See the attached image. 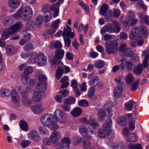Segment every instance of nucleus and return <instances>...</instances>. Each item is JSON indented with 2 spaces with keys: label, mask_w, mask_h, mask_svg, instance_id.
<instances>
[{
  "label": "nucleus",
  "mask_w": 149,
  "mask_h": 149,
  "mask_svg": "<svg viewBox=\"0 0 149 149\" xmlns=\"http://www.w3.org/2000/svg\"><path fill=\"white\" fill-rule=\"evenodd\" d=\"M33 14V11L30 7L26 6L20 8L17 13L13 15L15 19L21 18L22 20L26 21L31 18Z\"/></svg>",
  "instance_id": "f257e3e1"
},
{
  "label": "nucleus",
  "mask_w": 149,
  "mask_h": 149,
  "mask_svg": "<svg viewBox=\"0 0 149 149\" xmlns=\"http://www.w3.org/2000/svg\"><path fill=\"white\" fill-rule=\"evenodd\" d=\"M40 122L45 127H52L54 130H57L58 126L56 124V120H54L53 115L50 113L42 115L40 117Z\"/></svg>",
  "instance_id": "f03ea898"
},
{
  "label": "nucleus",
  "mask_w": 149,
  "mask_h": 149,
  "mask_svg": "<svg viewBox=\"0 0 149 149\" xmlns=\"http://www.w3.org/2000/svg\"><path fill=\"white\" fill-rule=\"evenodd\" d=\"M148 30L144 26L140 27L134 26L131 31V33L129 35L130 39H133L134 37H138L139 36L143 35L145 38H147L148 36Z\"/></svg>",
  "instance_id": "7ed1b4c3"
},
{
  "label": "nucleus",
  "mask_w": 149,
  "mask_h": 149,
  "mask_svg": "<svg viewBox=\"0 0 149 149\" xmlns=\"http://www.w3.org/2000/svg\"><path fill=\"white\" fill-rule=\"evenodd\" d=\"M47 58L43 53H39L36 54L33 59L31 58L28 59V62L29 64L36 63L39 66H42L47 63Z\"/></svg>",
  "instance_id": "20e7f679"
},
{
  "label": "nucleus",
  "mask_w": 149,
  "mask_h": 149,
  "mask_svg": "<svg viewBox=\"0 0 149 149\" xmlns=\"http://www.w3.org/2000/svg\"><path fill=\"white\" fill-rule=\"evenodd\" d=\"M113 24L108 23L106 25L107 32L110 33H118L120 31V23L115 20L112 21Z\"/></svg>",
  "instance_id": "39448f33"
},
{
  "label": "nucleus",
  "mask_w": 149,
  "mask_h": 149,
  "mask_svg": "<svg viewBox=\"0 0 149 149\" xmlns=\"http://www.w3.org/2000/svg\"><path fill=\"white\" fill-rule=\"evenodd\" d=\"M118 43L114 40L107 41L105 43V49L107 53L111 54L115 53L118 50Z\"/></svg>",
  "instance_id": "423d86ee"
},
{
  "label": "nucleus",
  "mask_w": 149,
  "mask_h": 149,
  "mask_svg": "<svg viewBox=\"0 0 149 149\" xmlns=\"http://www.w3.org/2000/svg\"><path fill=\"white\" fill-rule=\"evenodd\" d=\"M82 121L85 122L86 124L90 125L87 128L88 134H93L98 127L99 125L97 122L94 119L87 120L86 118H84L82 119Z\"/></svg>",
  "instance_id": "0eeeda50"
},
{
  "label": "nucleus",
  "mask_w": 149,
  "mask_h": 149,
  "mask_svg": "<svg viewBox=\"0 0 149 149\" xmlns=\"http://www.w3.org/2000/svg\"><path fill=\"white\" fill-rule=\"evenodd\" d=\"M112 125V120L109 118L106 120V123L103 124L102 127L108 138L110 139H113L115 136L114 133L111 131V127Z\"/></svg>",
  "instance_id": "6e6552de"
},
{
  "label": "nucleus",
  "mask_w": 149,
  "mask_h": 149,
  "mask_svg": "<svg viewBox=\"0 0 149 149\" xmlns=\"http://www.w3.org/2000/svg\"><path fill=\"white\" fill-rule=\"evenodd\" d=\"M65 52L62 49L56 50L55 52L54 55L50 61V63L51 65H56L58 64L59 61L58 59H61L64 56Z\"/></svg>",
  "instance_id": "1a4fd4ad"
},
{
  "label": "nucleus",
  "mask_w": 149,
  "mask_h": 149,
  "mask_svg": "<svg viewBox=\"0 0 149 149\" xmlns=\"http://www.w3.org/2000/svg\"><path fill=\"white\" fill-rule=\"evenodd\" d=\"M70 67L67 66H59L57 67L56 71V78L58 80L62 77L63 73L66 74L70 72Z\"/></svg>",
  "instance_id": "9d476101"
},
{
  "label": "nucleus",
  "mask_w": 149,
  "mask_h": 149,
  "mask_svg": "<svg viewBox=\"0 0 149 149\" xmlns=\"http://www.w3.org/2000/svg\"><path fill=\"white\" fill-rule=\"evenodd\" d=\"M54 116L56 118L54 120L61 123H64L66 121V114L61 110L58 109L54 112Z\"/></svg>",
  "instance_id": "9b49d317"
},
{
  "label": "nucleus",
  "mask_w": 149,
  "mask_h": 149,
  "mask_svg": "<svg viewBox=\"0 0 149 149\" xmlns=\"http://www.w3.org/2000/svg\"><path fill=\"white\" fill-rule=\"evenodd\" d=\"M23 25L21 23L18 22L12 26L10 28H9L6 31L7 35H10L14 32L19 31L23 27Z\"/></svg>",
  "instance_id": "f8f14e48"
},
{
  "label": "nucleus",
  "mask_w": 149,
  "mask_h": 149,
  "mask_svg": "<svg viewBox=\"0 0 149 149\" xmlns=\"http://www.w3.org/2000/svg\"><path fill=\"white\" fill-rule=\"evenodd\" d=\"M73 32L72 31L71 28L67 25L66 27L64 29L62 36L63 38L66 36L67 37H70V38H74L75 35L74 33V30H73Z\"/></svg>",
  "instance_id": "ddd939ff"
},
{
  "label": "nucleus",
  "mask_w": 149,
  "mask_h": 149,
  "mask_svg": "<svg viewBox=\"0 0 149 149\" xmlns=\"http://www.w3.org/2000/svg\"><path fill=\"white\" fill-rule=\"evenodd\" d=\"M71 143V141L69 138L65 137L61 139L59 147L63 149H68L70 147L69 144Z\"/></svg>",
  "instance_id": "4468645a"
},
{
  "label": "nucleus",
  "mask_w": 149,
  "mask_h": 149,
  "mask_svg": "<svg viewBox=\"0 0 149 149\" xmlns=\"http://www.w3.org/2000/svg\"><path fill=\"white\" fill-rule=\"evenodd\" d=\"M62 137V134L59 131L53 132L50 137V139L52 143H55L58 141Z\"/></svg>",
  "instance_id": "2eb2a0df"
},
{
  "label": "nucleus",
  "mask_w": 149,
  "mask_h": 149,
  "mask_svg": "<svg viewBox=\"0 0 149 149\" xmlns=\"http://www.w3.org/2000/svg\"><path fill=\"white\" fill-rule=\"evenodd\" d=\"M28 138L31 140H34L36 141H40L41 138L38 132L35 130L32 131L28 134Z\"/></svg>",
  "instance_id": "dca6fc26"
},
{
  "label": "nucleus",
  "mask_w": 149,
  "mask_h": 149,
  "mask_svg": "<svg viewBox=\"0 0 149 149\" xmlns=\"http://www.w3.org/2000/svg\"><path fill=\"white\" fill-rule=\"evenodd\" d=\"M21 96L22 97V102L24 105L29 106L32 104V102L31 99L28 97L26 93L25 92L22 93Z\"/></svg>",
  "instance_id": "f3484780"
},
{
  "label": "nucleus",
  "mask_w": 149,
  "mask_h": 149,
  "mask_svg": "<svg viewBox=\"0 0 149 149\" xmlns=\"http://www.w3.org/2000/svg\"><path fill=\"white\" fill-rule=\"evenodd\" d=\"M44 109V106L41 104L34 105L31 107L32 111L36 114H38L41 113Z\"/></svg>",
  "instance_id": "a211bd4d"
},
{
  "label": "nucleus",
  "mask_w": 149,
  "mask_h": 149,
  "mask_svg": "<svg viewBox=\"0 0 149 149\" xmlns=\"http://www.w3.org/2000/svg\"><path fill=\"white\" fill-rule=\"evenodd\" d=\"M138 21L137 19L134 18L130 17H127L125 21L123 22V23L124 24L132 26L133 25L136 24Z\"/></svg>",
  "instance_id": "6ab92c4d"
},
{
  "label": "nucleus",
  "mask_w": 149,
  "mask_h": 149,
  "mask_svg": "<svg viewBox=\"0 0 149 149\" xmlns=\"http://www.w3.org/2000/svg\"><path fill=\"white\" fill-rule=\"evenodd\" d=\"M123 87L122 83H119L118 84L117 86L115 88L113 92L115 97H119L121 95L122 93Z\"/></svg>",
  "instance_id": "aec40b11"
},
{
  "label": "nucleus",
  "mask_w": 149,
  "mask_h": 149,
  "mask_svg": "<svg viewBox=\"0 0 149 149\" xmlns=\"http://www.w3.org/2000/svg\"><path fill=\"white\" fill-rule=\"evenodd\" d=\"M21 1V0H9L8 5L11 8L16 9L19 7Z\"/></svg>",
  "instance_id": "412c9836"
},
{
  "label": "nucleus",
  "mask_w": 149,
  "mask_h": 149,
  "mask_svg": "<svg viewBox=\"0 0 149 149\" xmlns=\"http://www.w3.org/2000/svg\"><path fill=\"white\" fill-rule=\"evenodd\" d=\"M38 131L40 134L42 136H47L49 135V131L45 127L39 126L38 127Z\"/></svg>",
  "instance_id": "4be33fe9"
},
{
  "label": "nucleus",
  "mask_w": 149,
  "mask_h": 149,
  "mask_svg": "<svg viewBox=\"0 0 149 149\" xmlns=\"http://www.w3.org/2000/svg\"><path fill=\"white\" fill-rule=\"evenodd\" d=\"M11 100L14 103L18 102L19 100V95L15 89H13L12 91Z\"/></svg>",
  "instance_id": "5701e85b"
},
{
  "label": "nucleus",
  "mask_w": 149,
  "mask_h": 149,
  "mask_svg": "<svg viewBox=\"0 0 149 149\" xmlns=\"http://www.w3.org/2000/svg\"><path fill=\"white\" fill-rule=\"evenodd\" d=\"M68 77L67 76H64L60 80V82L62 84L61 86V88H65L67 87L69 84V83L68 81Z\"/></svg>",
  "instance_id": "b1692460"
},
{
  "label": "nucleus",
  "mask_w": 149,
  "mask_h": 149,
  "mask_svg": "<svg viewBox=\"0 0 149 149\" xmlns=\"http://www.w3.org/2000/svg\"><path fill=\"white\" fill-rule=\"evenodd\" d=\"M32 100L33 102H40L42 100V96L40 93L38 91H35L32 97Z\"/></svg>",
  "instance_id": "393cba45"
},
{
  "label": "nucleus",
  "mask_w": 149,
  "mask_h": 149,
  "mask_svg": "<svg viewBox=\"0 0 149 149\" xmlns=\"http://www.w3.org/2000/svg\"><path fill=\"white\" fill-rule=\"evenodd\" d=\"M47 85L45 82L39 83L36 85V88L40 92H44L46 91Z\"/></svg>",
  "instance_id": "a878e982"
},
{
  "label": "nucleus",
  "mask_w": 149,
  "mask_h": 149,
  "mask_svg": "<svg viewBox=\"0 0 149 149\" xmlns=\"http://www.w3.org/2000/svg\"><path fill=\"white\" fill-rule=\"evenodd\" d=\"M50 46L51 48H54L56 49H61L63 46L61 43L58 40H54L52 41L50 43Z\"/></svg>",
  "instance_id": "bb28decb"
},
{
  "label": "nucleus",
  "mask_w": 149,
  "mask_h": 149,
  "mask_svg": "<svg viewBox=\"0 0 149 149\" xmlns=\"http://www.w3.org/2000/svg\"><path fill=\"white\" fill-rule=\"evenodd\" d=\"M12 92L8 89L3 88L0 90V96L5 97L9 96Z\"/></svg>",
  "instance_id": "cd10ccee"
},
{
  "label": "nucleus",
  "mask_w": 149,
  "mask_h": 149,
  "mask_svg": "<svg viewBox=\"0 0 149 149\" xmlns=\"http://www.w3.org/2000/svg\"><path fill=\"white\" fill-rule=\"evenodd\" d=\"M126 146L123 142L114 143L113 146V149H126Z\"/></svg>",
  "instance_id": "c85d7f7f"
},
{
  "label": "nucleus",
  "mask_w": 149,
  "mask_h": 149,
  "mask_svg": "<svg viewBox=\"0 0 149 149\" xmlns=\"http://www.w3.org/2000/svg\"><path fill=\"white\" fill-rule=\"evenodd\" d=\"M81 109L79 107L74 108L71 111V113L74 117H77L80 116L82 113Z\"/></svg>",
  "instance_id": "c756f323"
},
{
  "label": "nucleus",
  "mask_w": 149,
  "mask_h": 149,
  "mask_svg": "<svg viewBox=\"0 0 149 149\" xmlns=\"http://www.w3.org/2000/svg\"><path fill=\"white\" fill-rule=\"evenodd\" d=\"M143 66L141 63L138 64L133 70L134 73L136 75H140L143 71Z\"/></svg>",
  "instance_id": "7c9ffc66"
},
{
  "label": "nucleus",
  "mask_w": 149,
  "mask_h": 149,
  "mask_svg": "<svg viewBox=\"0 0 149 149\" xmlns=\"http://www.w3.org/2000/svg\"><path fill=\"white\" fill-rule=\"evenodd\" d=\"M97 115L98 120L100 121H103L106 116V113L104 110L102 109L99 111Z\"/></svg>",
  "instance_id": "2f4dec72"
},
{
  "label": "nucleus",
  "mask_w": 149,
  "mask_h": 149,
  "mask_svg": "<svg viewBox=\"0 0 149 149\" xmlns=\"http://www.w3.org/2000/svg\"><path fill=\"white\" fill-rule=\"evenodd\" d=\"M125 79L126 83L128 85L131 84L134 80V77L131 74H127L125 77Z\"/></svg>",
  "instance_id": "473e14b6"
},
{
  "label": "nucleus",
  "mask_w": 149,
  "mask_h": 149,
  "mask_svg": "<svg viewBox=\"0 0 149 149\" xmlns=\"http://www.w3.org/2000/svg\"><path fill=\"white\" fill-rule=\"evenodd\" d=\"M43 14L45 15L44 21L46 22H49L52 18V14L49 10H46L44 11Z\"/></svg>",
  "instance_id": "72a5a7b5"
},
{
  "label": "nucleus",
  "mask_w": 149,
  "mask_h": 149,
  "mask_svg": "<svg viewBox=\"0 0 149 149\" xmlns=\"http://www.w3.org/2000/svg\"><path fill=\"white\" fill-rule=\"evenodd\" d=\"M135 104V102L133 100H130L126 103L124 108L125 109L128 111L131 110L133 106Z\"/></svg>",
  "instance_id": "f704fd0d"
},
{
  "label": "nucleus",
  "mask_w": 149,
  "mask_h": 149,
  "mask_svg": "<svg viewBox=\"0 0 149 149\" xmlns=\"http://www.w3.org/2000/svg\"><path fill=\"white\" fill-rule=\"evenodd\" d=\"M43 18L42 16L39 15L37 17L36 20V26L40 28L41 27L43 24Z\"/></svg>",
  "instance_id": "c9c22d12"
},
{
  "label": "nucleus",
  "mask_w": 149,
  "mask_h": 149,
  "mask_svg": "<svg viewBox=\"0 0 149 149\" xmlns=\"http://www.w3.org/2000/svg\"><path fill=\"white\" fill-rule=\"evenodd\" d=\"M79 130L81 135L84 136H86L88 134V129L84 126H80L79 128Z\"/></svg>",
  "instance_id": "e433bc0d"
},
{
  "label": "nucleus",
  "mask_w": 149,
  "mask_h": 149,
  "mask_svg": "<svg viewBox=\"0 0 149 149\" xmlns=\"http://www.w3.org/2000/svg\"><path fill=\"white\" fill-rule=\"evenodd\" d=\"M56 31V29L51 27V28L50 29L45 31L44 34V36L45 38H48L50 36L54 34Z\"/></svg>",
  "instance_id": "4c0bfd02"
},
{
  "label": "nucleus",
  "mask_w": 149,
  "mask_h": 149,
  "mask_svg": "<svg viewBox=\"0 0 149 149\" xmlns=\"http://www.w3.org/2000/svg\"><path fill=\"white\" fill-rule=\"evenodd\" d=\"M117 122L118 124L122 126H125L127 123L126 119L124 117L122 116L118 118Z\"/></svg>",
  "instance_id": "58836bf2"
},
{
  "label": "nucleus",
  "mask_w": 149,
  "mask_h": 149,
  "mask_svg": "<svg viewBox=\"0 0 149 149\" xmlns=\"http://www.w3.org/2000/svg\"><path fill=\"white\" fill-rule=\"evenodd\" d=\"M137 136L134 133H131L129 134L127 140L130 142H134L137 140Z\"/></svg>",
  "instance_id": "ea45409f"
},
{
  "label": "nucleus",
  "mask_w": 149,
  "mask_h": 149,
  "mask_svg": "<svg viewBox=\"0 0 149 149\" xmlns=\"http://www.w3.org/2000/svg\"><path fill=\"white\" fill-rule=\"evenodd\" d=\"M108 9V6L105 4H104L100 10V14L102 15H104L107 13Z\"/></svg>",
  "instance_id": "a19ab883"
},
{
  "label": "nucleus",
  "mask_w": 149,
  "mask_h": 149,
  "mask_svg": "<svg viewBox=\"0 0 149 149\" xmlns=\"http://www.w3.org/2000/svg\"><path fill=\"white\" fill-rule=\"evenodd\" d=\"M20 127L21 129L24 131H27L28 130V125L27 122L24 120H21Z\"/></svg>",
  "instance_id": "79ce46f5"
},
{
  "label": "nucleus",
  "mask_w": 149,
  "mask_h": 149,
  "mask_svg": "<svg viewBox=\"0 0 149 149\" xmlns=\"http://www.w3.org/2000/svg\"><path fill=\"white\" fill-rule=\"evenodd\" d=\"M99 79L97 76H93L91 78L90 83L91 85L95 86L99 82Z\"/></svg>",
  "instance_id": "37998d69"
},
{
  "label": "nucleus",
  "mask_w": 149,
  "mask_h": 149,
  "mask_svg": "<svg viewBox=\"0 0 149 149\" xmlns=\"http://www.w3.org/2000/svg\"><path fill=\"white\" fill-rule=\"evenodd\" d=\"M35 26V23L34 21L32 20H29L26 23V27L27 28L26 30L28 31L30 29H32Z\"/></svg>",
  "instance_id": "c03bdc74"
},
{
  "label": "nucleus",
  "mask_w": 149,
  "mask_h": 149,
  "mask_svg": "<svg viewBox=\"0 0 149 149\" xmlns=\"http://www.w3.org/2000/svg\"><path fill=\"white\" fill-rule=\"evenodd\" d=\"M76 101V100L74 97H70L65 99L64 100V103L67 105L74 104Z\"/></svg>",
  "instance_id": "a18cd8bd"
},
{
  "label": "nucleus",
  "mask_w": 149,
  "mask_h": 149,
  "mask_svg": "<svg viewBox=\"0 0 149 149\" xmlns=\"http://www.w3.org/2000/svg\"><path fill=\"white\" fill-rule=\"evenodd\" d=\"M13 22L12 18L10 17H6L3 21V24L5 26L10 25Z\"/></svg>",
  "instance_id": "49530a36"
},
{
  "label": "nucleus",
  "mask_w": 149,
  "mask_h": 149,
  "mask_svg": "<svg viewBox=\"0 0 149 149\" xmlns=\"http://www.w3.org/2000/svg\"><path fill=\"white\" fill-rule=\"evenodd\" d=\"M133 53V50L131 48H127L123 53V55L127 57H130Z\"/></svg>",
  "instance_id": "de8ad7c7"
},
{
  "label": "nucleus",
  "mask_w": 149,
  "mask_h": 149,
  "mask_svg": "<svg viewBox=\"0 0 149 149\" xmlns=\"http://www.w3.org/2000/svg\"><path fill=\"white\" fill-rule=\"evenodd\" d=\"M140 80L139 79H138L136 81L134 82L133 84L131 86V89L132 91H135L136 90L140 84Z\"/></svg>",
  "instance_id": "09e8293b"
},
{
  "label": "nucleus",
  "mask_w": 149,
  "mask_h": 149,
  "mask_svg": "<svg viewBox=\"0 0 149 149\" xmlns=\"http://www.w3.org/2000/svg\"><path fill=\"white\" fill-rule=\"evenodd\" d=\"M125 63L126 69L128 70H131L132 69L134 65L130 61H126Z\"/></svg>",
  "instance_id": "8fccbe9b"
},
{
  "label": "nucleus",
  "mask_w": 149,
  "mask_h": 149,
  "mask_svg": "<svg viewBox=\"0 0 149 149\" xmlns=\"http://www.w3.org/2000/svg\"><path fill=\"white\" fill-rule=\"evenodd\" d=\"M128 147L129 148L131 149H142L141 145L139 143L136 144L134 145L130 143L128 145Z\"/></svg>",
  "instance_id": "3c124183"
},
{
  "label": "nucleus",
  "mask_w": 149,
  "mask_h": 149,
  "mask_svg": "<svg viewBox=\"0 0 149 149\" xmlns=\"http://www.w3.org/2000/svg\"><path fill=\"white\" fill-rule=\"evenodd\" d=\"M38 79L39 81V83L45 82L47 80V77L44 74H40L38 76Z\"/></svg>",
  "instance_id": "603ef678"
},
{
  "label": "nucleus",
  "mask_w": 149,
  "mask_h": 149,
  "mask_svg": "<svg viewBox=\"0 0 149 149\" xmlns=\"http://www.w3.org/2000/svg\"><path fill=\"white\" fill-rule=\"evenodd\" d=\"M71 141L73 144L74 146H75L81 142V139L79 137H75L73 138Z\"/></svg>",
  "instance_id": "864d4df0"
},
{
  "label": "nucleus",
  "mask_w": 149,
  "mask_h": 149,
  "mask_svg": "<svg viewBox=\"0 0 149 149\" xmlns=\"http://www.w3.org/2000/svg\"><path fill=\"white\" fill-rule=\"evenodd\" d=\"M105 64L104 61L102 60L98 61L95 64V67L97 68H102Z\"/></svg>",
  "instance_id": "5fc2aeb1"
},
{
  "label": "nucleus",
  "mask_w": 149,
  "mask_h": 149,
  "mask_svg": "<svg viewBox=\"0 0 149 149\" xmlns=\"http://www.w3.org/2000/svg\"><path fill=\"white\" fill-rule=\"evenodd\" d=\"M60 4L58 3H56L53 4L50 6V10L52 11L59 10Z\"/></svg>",
  "instance_id": "6e6d98bb"
},
{
  "label": "nucleus",
  "mask_w": 149,
  "mask_h": 149,
  "mask_svg": "<svg viewBox=\"0 0 149 149\" xmlns=\"http://www.w3.org/2000/svg\"><path fill=\"white\" fill-rule=\"evenodd\" d=\"M14 47L13 46L8 45L6 47V52L8 54L12 53L14 52Z\"/></svg>",
  "instance_id": "4d7b16f0"
},
{
  "label": "nucleus",
  "mask_w": 149,
  "mask_h": 149,
  "mask_svg": "<svg viewBox=\"0 0 149 149\" xmlns=\"http://www.w3.org/2000/svg\"><path fill=\"white\" fill-rule=\"evenodd\" d=\"M113 15L112 14V11L110 10L109 11H108L107 13L106 14L105 18L107 20V22H110L111 19H112Z\"/></svg>",
  "instance_id": "13d9d810"
},
{
  "label": "nucleus",
  "mask_w": 149,
  "mask_h": 149,
  "mask_svg": "<svg viewBox=\"0 0 149 149\" xmlns=\"http://www.w3.org/2000/svg\"><path fill=\"white\" fill-rule=\"evenodd\" d=\"M60 21V19H57L52 23L51 27H52V28H53L57 30V28L59 26Z\"/></svg>",
  "instance_id": "bf43d9fd"
},
{
  "label": "nucleus",
  "mask_w": 149,
  "mask_h": 149,
  "mask_svg": "<svg viewBox=\"0 0 149 149\" xmlns=\"http://www.w3.org/2000/svg\"><path fill=\"white\" fill-rule=\"evenodd\" d=\"M120 11L117 9H114L113 10V16L115 18H118L120 15Z\"/></svg>",
  "instance_id": "052dcab7"
},
{
  "label": "nucleus",
  "mask_w": 149,
  "mask_h": 149,
  "mask_svg": "<svg viewBox=\"0 0 149 149\" xmlns=\"http://www.w3.org/2000/svg\"><path fill=\"white\" fill-rule=\"evenodd\" d=\"M136 40L137 45L139 46H141L144 42L143 39L141 36H139L136 38Z\"/></svg>",
  "instance_id": "680f3d73"
},
{
  "label": "nucleus",
  "mask_w": 149,
  "mask_h": 149,
  "mask_svg": "<svg viewBox=\"0 0 149 149\" xmlns=\"http://www.w3.org/2000/svg\"><path fill=\"white\" fill-rule=\"evenodd\" d=\"M29 78L28 76L26 75H23L22 77L21 81L22 83L24 84H26L28 82Z\"/></svg>",
  "instance_id": "e2e57ef3"
},
{
  "label": "nucleus",
  "mask_w": 149,
  "mask_h": 149,
  "mask_svg": "<svg viewBox=\"0 0 149 149\" xmlns=\"http://www.w3.org/2000/svg\"><path fill=\"white\" fill-rule=\"evenodd\" d=\"M95 89L94 87H90L88 93V96L89 97H91L95 94Z\"/></svg>",
  "instance_id": "0e129e2a"
},
{
  "label": "nucleus",
  "mask_w": 149,
  "mask_h": 149,
  "mask_svg": "<svg viewBox=\"0 0 149 149\" xmlns=\"http://www.w3.org/2000/svg\"><path fill=\"white\" fill-rule=\"evenodd\" d=\"M97 133L99 137L101 138H104L105 137L106 133L103 128V129H99Z\"/></svg>",
  "instance_id": "69168bd1"
},
{
  "label": "nucleus",
  "mask_w": 149,
  "mask_h": 149,
  "mask_svg": "<svg viewBox=\"0 0 149 149\" xmlns=\"http://www.w3.org/2000/svg\"><path fill=\"white\" fill-rule=\"evenodd\" d=\"M79 105L80 106L87 107L88 106V103L86 100H82L79 102Z\"/></svg>",
  "instance_id": "338daca9"
},
{
  "label": "nucleus",
  "mask_w": 149,
  "mask_h": 149,
  "mask_svg": "<svg viewBox=\"0 0 149 149\" xmlns=\"http://www.w3.org/2000/svg\"><path fill=\"white\" fill-rule=\"evenodd\" d=\"M33 69L31 66H28L24 71V73L26 75L30 74L33 72Z\"/></svg>",
  "instance_id": "774afa93"
}]
</instances>
